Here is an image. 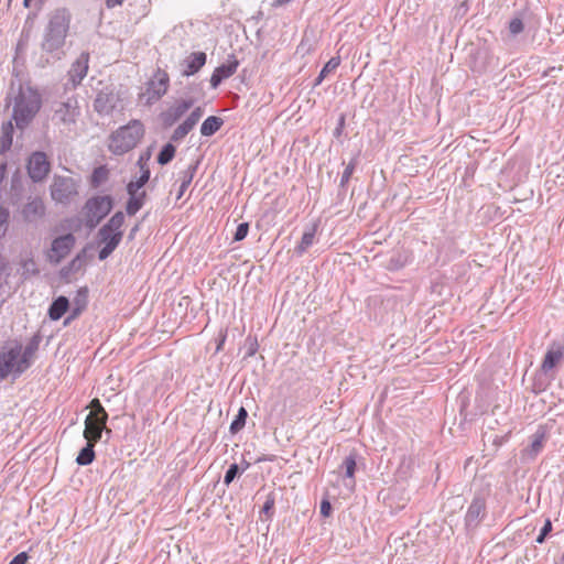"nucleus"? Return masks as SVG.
Listing matches in <instances>:
<instances>
[{
    "instance_id": "obj_1",
    "label": "nucleus",
    "mask_w": 564,
    "mask_h": 564,
    "mask_svg": "<svg viewBox=\"0 0 564 564\" xmlns=\"http://www.w3.org/2000/svg\"><path fill=\"white\" fill-rule=\"evenodd\" d=\"M42 107V97L33 87L20 86L14 97L12 120L18 129H25L35 118Z\"/></svg>"
},
{
    "instance_id": "obj_2",
    "label": "nucleus",
    "mask_w": 564,
    "mask_h": 564,
    "mask_svg": "<svg viewBox=\"0 0 564 564\" xmlns=\"http://www.w3.org/2000/svg\"><path fill=\"white\" fill-rule=\"evenodd\" d=\"M70 14L66 9L55 10L45 29L41 47L47 53L62 48L68 33Z\"/></svg>"
},
{
    "instance_id": "obj_3",
    "label": "nucleus",
    "mask_w": 564,
    "mask_h": 564,
    "mask_svg": "<svg viewBox=\"0 0 564 564\" xmlns=\"http://www.w3.org/2000/svg\"><path fill=\"white\" fill-rule=\"evenodd\" d=\"M143 134L144 127L141 121L131 120L111 134L109 150L117 155L124 154L139 143Z\"/></svg>"
},
{
    "instance_id": "obj_4",
    "label": "nucleus",
    "mask_w": 564,
    "mask_h": 564,
    "mask_svg": "<svg viewBox=\"0 0 564 564\" xmlns=\"http://www.w3.org/2000/svg\"><path fill=\"white\" fill-rule=\"evenodd\" d=\"M113 202L111 196H94L84 206L85 224L94 229L111 212Z\"/></svg>"
},
{
    "instance_id": "obj_5",
    "label": "nucleus",
    "mask_w": 564,
    "mask_h": 564,
    "mask_svg": "<svg viewBox=\"0 0 564 564\" xmlns=\"http://www.w3.org/2000/svg\"><path fill=\"white\" fill-rule=\"evenodd\" d=\"M50 191L55 203L68 205L78 195V183L73 177L55 175Z\"/></svg>"
},
{
    "instance_id": "obj_6",
    "label": "nucleus",
    "mask_w": 564,
    "mask_h": 564,
    "mask_svg": "<svg viewBox=\"0 0 564 564\" xmlns=\"http://www.w3.org/2000/svg\"><path fill=\"white\" fill-rule=\"evenodd\" d=\"M19 214L23 223L28 225H36L46 216V205L44 199L39 195H30L26 202L19 208Z\"/></svg>"
},
{
    "instance_id": "obj_7",
    "label": "nucleus",
    "mask_w": 564,
    "mask_h": 564,
    "mask_svg": "<svg viewBox=\"0 0 564 564\" xmlns=\"http://www.w3.org/2000/svg\"><path fill=\"white\" fill-rule=\"evenodd\" d=\"M169 85V74L165 70L158 68L147 83V90L142 95V97H145V104L152 105L160 100L166 94Z\"/></svg>"
},
{
    "instance_id": "obj_8",
    "label": "nucleus",
    "mask_w": 564,
    "mask_h": 564,
    "mask_svg": "<svg viewBox=\"0 0 564 564\" xmlns=\"http://www.w3.org/2000/svg\"><path fill=\"white\" fill-rule=\"evenodd\" d=\"M21 345L17 344L8 350L0 351V380H4L9 375L14 378L20 377L24 371H19Z\"/></svg>"
},
{
    "instance_id": "obj_9",
    "label": "nucleus",
    "mask_w": 564,
    "mask_h": 564,
    "mask_svg": "<svg viewBox=\"0 0 564 564\" xmlns=\"http://www.w3.org/2000/svg\"><path fill=\"white\" fill-rule=\"evenodd\" d=\"M29 177L34 183L43 182L51 172V163L47 155L42 151L33 152L26 165Z\"/></svg>"
},
{
    "instance_id": "obj_10",
    "label": "nucleus",
    "mask_w": 564,
    "mask_h": 564,
    "mask_svg": "<svg viewBox=\"0 0 564 564\" xmlns=\"http://www.w3.org/2000/svg\"><path fill=\"white\" fill-rule=\"evenodd\" d=\"M76 243V238L73 234H66L53 239L51 248L47 251V260L51 263L58 264L72 251Z\"/></svg>"
},
{
    "instance_id": "obj_11",
    "label": "nucleus",
    "mask_w": 564,
    "mask_h": 564,
    "mask_svg": "<svg viewBox=\"0 0 564 564\" xmlns=\"http://www.w3.org/2000/svg\"><path fill=\"white\" fill-rule=\"evenodd\" d=\"M79 116L77 100L68 98L66 101L56 104L53 120L63 126L74 124Z\"/></svg>"
},
{
    "instance_id": "obj_12",
    "label": "nucleus",
    "mask_w": 564,
    "mask_h": 564,
    "mask_svg": "<svg viewBox=\"0 0 564 564\" xmlns=\"http://www.w3.org/2000/svg\"><path fill=\"white\" fill-rule=\"evenodd\" d=\"M564 361V340H554L547 347L544 355L541 370L543 373L551 372L554 368Z\"/></svg>"
},
{
    "instance_id": "obj_13",
    "label": "nucleus",
    "mask_w": 564,
    "mask_h": 564,
    "mask_svg": "<svg viewBox=\"0 0 564 564\" xmlns=\"http://www.w3.org/2000/svg\"><path fill=\"white\" fill-rule=\"evenodd\" d=\"M89 54L83 52L78 58L72 64L68 70V80L65 84L66 88L70 85L72 88H76L83 79L86 77L88 72Z\"/></svg>"
},
{
    "instance_id": "obj_14",
    "label": "nucleus",
    "mask_w": 564,
    "mask_h": 564,
    "mask_svg": "<svg viewBox=\"0 0 564 564\" xmlns=\"http://www.w3.org/2000/svg\"><path fill=\"white\" fill-rule=\"evenodd\" d=\"M193 105L194 100L192 98L176 100L173 106L161 113L164 127H172L193 107Z\"/></svg>"
},
{
    "instance_id": "obj_15",
    "label": "nucleus",
    "mask_w": 564,
    "mask_h": 564,
    "mask_svg": "<svg viewBox=\"0 0 564 564\" xmlns=\"http://www.w3.org/2000/svg\"><path fill=\"white\" fill-rule=\"evenodd\" d=\"M108 416H96L88 414L85 420L84 437L86 441L98 442L101 438L102 431L106 430Z\"/></svg>"
},
{
    "instance_id": "obj_16",
    "label": "nucleus",
    "mask_w": 564,
    "mask_h": 564,
    "mask_svg": "<svg viewBox=\"0 0 564 564\" xmlns=\"http://www.w3.org/2000/svg\"><path fill=\"white\" fill-rule=\"evenodd\" d=\"M123 232H106L102 235L101 228L98 230L99 243L104 247L99 250L98 259L106 260L119 246Z\"/></svg>"
},
{
    "instance_id": "obj_17",
    "label": "nucleus",
    "mask_w": 564,
    "mask_h": 564,
    "mask_svg": "<svg viewBox=\"0 0 564 564\" xmlns=\"http://www.w3.org/2000/svg\"><path fill=\"white\" fill-rule=\"evenodd\" d=\"M238 65V59L231 55L227 64H221L215 68L210 76V86L217 88L224 79L229 78L236 73Z\"/></svg>"
},
{
    "instance_id": "obj_18",
    "label": "nucleus",
    "mask_w": 564,
    "mask_h": 564,
    "mask_svg": "<svg viewBox=\"0 0 564 564\" xmlns=\"http://www.w3.org/2000/svg\"><path fill=\"white\" fill-rule=\"evenodd\" d=\"M486 513V502L481 497H475L470 502L465 522L468 528L476 527L479 521L485 517Z\"/></svg>"
},
{
    "instance_id": "obj_19",
    "label": "nucleus",
    "mask_w": 564,
    "mask_h": 564,
    "mask_svg": "<svg viewBox=\"0 0 564 564\" xmlns=\"http://www.w3.org/2000/svg\"><path fill=\"white\" fill-rule=\"evenodd\" d=\"M207 56L204 52H194L189 54L183 62V76H192L196 74L205 64Z\"/></svg>"
},
{
    "instance_id": "obj_20",
    "label": "nucleus",
    "mask_w": 564,
    "mask_h": 564,
    "mask_svg": "<svg viewBox=\"0 0 564 564\" xmlns=\"http://www.w3.org/2000/svg\"><path fill=\"white\" fill-rule=\"evenodd\" d=\"M39 345L40 337L33 336L24 348L21 347L20 367L18 369L19 371H26L31 367L32 359L39 349Z\"/></svg>"
},
{
    "instance_id": "obj_21",
    "label": "nucleus",
    "mask_w": 564,
    "mask_h": 564,
    "mask_svg": "<svg viewBox=\"0 0 564 564\" xmlns=\"http://www.w3.org/2000/svg\"><path fill=\"white\" fill-rule=\"evenodd\" d=\"M69 310V301L66 296L59 295L48 307V317L52 321H58Z\"/></svg>"
},
{
    "instance_id": "obj_22",
    "label": "nucleus",
    "mask_w": 564,
    "mask_h": 564,
    "mask_svg": "<svg viewBox=\"0 0 564 564\" xmlns=\"http://www.w3.org/2000/svg\"><path fill=\"white\" fill-rule=\"evenodd\" d=\"M13 123L12 121L3 122L1 126V135H0V155L7 153L13 142Z\"/></svg>"
},
{
    "instance_id": "obj_23",
    "label": "nucleus",
    "mask_w": 564,
    "mask_h": 564,
    "mask_svg": "<svg viewBox=\"0 0 564 564\" xmlns=\"http://www.w3.org/2000/svg\"><path fill=\"white\" fill-rule=\"evenodd\" d=\"M340 468L344 469V476H345V486L349 489H354L355 487V471L357 468L356 459L354 455L347 456Z\"/></svg>"
},
{
    "instance_id": "obj_24",
    "label": "nucleus",
    "mask_w": 564,
    "mask_h": 564,
    "mask_svg": "<svg viewBox=\"0 0 564 564\" xmlns=\"http://www.w3.org/2000/svg\"><path fill=\"white\" fill-rule=\"evenodd\" d=\"M113 107L112 96L105 93H99L94 101V108L100 115H109Z\"/></svg>"
},
{
    "instance_id": "obj_25",
    "label": "nucleus",
    "mask_w": 564,
    "mask_h": 564,
    "mask_svg": "<svg viewBox=\"0 0 564 564\" xmlns=\"http://www.w3.org/2000/svg\"><path fill=\"white\" fill-rule=\"evenodd\" d=\"M224 124V120L217 116H209L206 118L200 126V133L204 137H210L215 134Z\"/></svg>"
},
{
    "instance_id": "obj_26",
    "label": "nucleus",
    "mask_w": 564,
    "mask_h": 564,
    "mask_svg": "<svg viewBox=\"0 0 564 564\" xmlns=\"http://www.w3.org/2000/svg\"><path fill=\"white\" fill-rule=\"evenodd\" d=\"M97 442L87 441L86 445L79 451L76 463L79 466L90 465L95 459V445Z\"/></svg>"
},
{
    "instance_id": "obj_27",
    "label": "nucleus",
    "mask_w": 564,
    "mask_h": 564,
    "mask_svg": "<svg viewBox=\"0 0 564 564\" xmlns=\"http://www.w3.org/2000/svg\"><path fill=\"white\" fill-rule=\"evenodd\" d=\"M317 225L314 224L310 229L304 231L300 243L295 247L294 252L302 256L314 243Z\"/></svg>"
},
{
    "instance_id": "obj_28",
    "label": "nucleus",
    "mask_w": 564,
    "mask_h": 564,
    "mask_svg": "<svg viewBox=\"0 0 564 564\" xmlns=\"http://www.w3.org/2000/svg\"><path fill=\"white\" fill-rule=\"evenodd\" d=\"M545 442V431L543 427H539L538 431L532 435V442L527 448L529 456L535 457L543 448Z\"/></svg>"
},
{
    "instance_id": "obj_29",
    "label": "nucleus",
    "mask_w": 564,
    "mask_h": 564,
    "mask_svg": "<svg viewBox=\"0 0 564 564\" xmlns=\"http://www.w3.org/2000/svg\"><path fill=\"white\" fill-rule=\"evenodd\" d=\"M124 223V215L122 212H117L112 217L101 227L102 235L106 232H123L121 227Z\"/></svg>"
},
{
    "instance_id": "obj_30",
    "label": "nucleus",
    "mask_w": 564,
    "mask_h": 564,
    "mask_svg": "<svg viewBox=\"0 0 564 564\" xmlns=\"http://www.w3.org/2000/svg\"><path fill=\"white\" fill-rule=\"evenodd\" d=\"M82 293H83V290H79L78 295H80ZM84 293H86V290L84 291ZM85 307H86V300L85 299L82 300V299H79V296H77L74 301V306H73L69 315L64 319V323H63L64 326L69 325L72 321L79 317V315L83 313Z\"/></svg>"
},
{
    "instance_id": "obj_31",
    "label": "nucleus",
    "mask_w": 564,
    "mask_h": 564,
    "mask_svg": "<svg viewBox=\"0 0 564 564\" xmlns=\"http://www.w3.org/2000/svg\"><path fill=\"white\" fill-rule=\"evenodd\" d=\"M144 197L145 192H141L139 195L133 194V196L129 197L126 206V210L129 216L135 215L142 208Z\"/></svg>"
},
{
    "instance_id": "obj_32",
    "label": "nucleus",
    "mask_w": 564,
    "mask_h": 564,
    "mask_svg": "<svg viewBox=\"0 0 564 564\" xmlns=\"http://www.w3.org/2000/svg\"><path fill=\"white\" fill-rule=\"evenodd\" d=\"M109 177V170L105 165L96 167L90 176V185L94 188H98Z\"/></svg>"
},
{
    "instance_id": "obj_33",
    "label": "nucleus",
    "mask_w": 564,
    "mask_h": 564,
    "mask_svg": "<svg viewBox=\"0 0 564 564\" xmlns=\"http://www.w3.org/2000/svg\"><path fill=\"white\" fill-rule=\"evenodd\" d=\"M196 172V165H189L185 171H183L181 174V185H180V191H178V195H177V198H181L185 191L187 189V187L189 186V184L192 183L193 181V177H194V174Z\"/></svg>"
},
{
    "instance_id": "obj_34",
    "label": "nucleus",
    "mask_w": 564,
    "mask_h": 564,
    "mask_svg": "<svg viewBox=\"0 0 564 564\" xmlns=\"http://www.w3.org/2000/svg\"><path fill=\"white\" fill-rule=\"evenodd\" d=\"M21 274L24 279H29L39 273L37 264L33 258H25L21 260Z\"/></svg>"
},
{
    "instance_id": "obj_35",
    "label": "nucleus",
    "mask_w": 564,
    "mask_h": 564,
    "mask_svg": "<svg viewBox=\"0 0 564 564\" xmlns=\"http://www.w3.org/2000/svg\"><path fill=\"white\" fill-rule=\"evenodd\" d=\"M247 417H248V412L243 406H241L239 409L236 417L234 419V421L230 424V427H229L230 433L236 434L239 431H241L246 425Z\"/></svg>"
},
{
    "instance_id": "obj_36",
    "label": "nucleus",
    "mask_w": 564,
    "mask_h": 564,
    "mask_svg": "<svg viewBox=\"0 0 564 564\" xmlns=\"http://www.w3.org/2000/svg\"><path fill=\"white\" fill-rule=\"evenodd\" d=\"M175 152H176V149L172 144V142L166 143L161 149L160 153L158 154V159H156L158 163L160 165H166L167 163H170L173 160Z\"/></svg>"
},
{
    "instance_id": "obj_37",
    "label": "nucleus",
    "mask_w": 564,
    "mask_h": 564,
    "mask_svg": "<svg viewBox=\"0 0 564 564\" xmlns=\"http://www.w3.org/2000/svg\"><path fill=\"white\" fill-rule=\"evenodd\" d=\"M523 30H524V23H523L522 19H520L518 17L511 19L510 22L508 23V32H509V35L512 37H516L520 33H522Z\"/></svg>"
},
{
    "instance_id": "obj_38",
    "label": "nucleus",
    "mask_w": 564,
    "mask_h": 564,
    "mask_svg": "<svg viewBox=\"0 0 564 564\" xmlns=\"http://www.w3.org/2000/svg\"><path fill=\"white\" fill-rule=\"evenodd\" d=\"M203 116L200 107L195 108L189 116L184 120V124L192 131Z\"/></svg>"
},
{
    "instance_id": "obj_39",
    "label": "nucleus",
    "mask_w": 564,
    "mask_h": 564,
    "mask_svg": "<svg viewBox=\"0 0 564 564\" xmlns=\"http://www.w3.org/2000/svg\"><path fill=\"white\" fill-rule=\"evenodd\" d=\"M240 474V465L231 464L224 476V484L229 486Z\"/></svg>"
},
{
    "instance_id": "obj_40",
    "label": "nucleus",
    "mask_w": 564,
    "mask_h": 564,
    "mask_svg": "<svg viewBox=\"0 0 564 564\" xmlns=\"http://www.w3.org/2000/svg\"><path fill=\"white\" fill-rule=\"evenodd\" d=\"M357 165V159H352L345 167L343 174H341V178H340V187H345L347 185V183L349 182L354 171H355V167Z\"/></svg>"
},
{
    "instance_id": "obj_41",
    "label": "nucleus",
    "mask_w": 564,
    "mask_h": 564,
    "mask_svg": "<svg viewBox=\"0 0 564 564\" xmlns=\"http://www.w3.org/2000/svg\"><path fill=\"white\" fill-rule=\"evenodd\" d=\"M89 408H90L89 414H95L96 416H102V417L108 416V413L106 412L101 402L97 398H95L90 401Z\"/></svg>"
},
{
    "instance_id": "obj_42",
    "label": "nucleus",
    "mask_w": 564,
    "mask_h": 564,
    "mask_svg": "<svg viewBox=\"0 0 564 564\" xmlns=\"http://www.w3.org/2000/svg\"><path fill=\"white\" fill-rule=\"evenodd\" d=\"M10 217V212L6 207H0V238L6 235L8 229V221Z\"/></svg>"
},
{
    "instance_id": "obj_43",
    "label": "nucleus",
    "mask_w": 564,
    "mask_h": 564,
    "mask_svg": "<svg viewBox=\"0 0 564 564\" xmlns=\"http://www.w3.org/2000/svg\"><path fill=\"white\" fill-rule=\"evenodd\" d=\"M189 129L184 124L181 123L172 133L171 141L172 142H180L182 141L188 133Z\"/></svg>"
},
{
    "instance_id": "obj_44",
    "label": "nucleus",
    "mask_w": 564,
    "mask_h": 564,
    "mask_svg": "<svg viewBox=\"0 0 564 564\" xmlns=\"http://www.w3.org/2000/svg\"><path fill=\"white\" fill-rule=\"evenodd\" d=\"M340 64L339 57H332L322 68L319 75L326 77L330 72L335 70Z\"/></svg>"
},
{
    "instance_id": "obj_45",
    "label": "nucleus",
    "mask_w": 564,
    "mask_h": 564,
    "mask_svg": "<svg viewBox=\"0 0 564 564\" xmlns=\"http://www.w3.org/2000/svg\"><path fill=\"white\" fill-rule=\"evenodd\" d=\"M249 231V224L248 223H241L238 225L236 232L234 235V241H241L243 240Z\"/></svg>"
},
{
    "instance_id": "obj_46",
    "label": "nucleus",
    "mask_w": 564,
    "mask_h": 564,
    "mask_svg": "<svg viewBox=\"0 0 564 564\" xmlns=\"http://www.w3.org/2000/svg\"><path fill=\"white\" fill-rule=\"evenodd\" d=\"M551 531H552V522L550 519H546L544 522V525L542 527V529L540 531V534L535 539V542L539 544L543 543L545 541V538L547 536V534Z\"/></svg>"
},
{
    "instance_id": "obj_47",
    "label": "nucleus",
    "mask_w": 564,
    "mask_h": 564,
    "mask_svg": "<svg viewBox=\"0 0 564 564\" xmlns=\"http://www.w3.org/2000/svg\"><path fill=\"white\" fill-rule=\"evenodd\" d=\"M145 184H143L139 178L137 181H131L127 185V192L129 196H133V194L139 195V189L142 188Z\"/></svg>"
},
{
    "instance_id": "obj_48",
    "label": "nucleus",
    "mask_w": 564,
    "mask_h": 564,
    "mask_svg": "<svg viewBox=\"0 0 564 564\" xmlns=\"http://www.w3.org/2000/svg\"><path fill=\"white\" fill-rule=\"evenodd\" d=\"M273 508H274V497L272 495H269L267 497L265 502L262 506V512L270 517L272 514Z\"/></svg>"
},
{
    "instance_id": "obj_49",
    "label": "nucleus",
    "mask_w": 564,
    "mask_h": 564,
    "mask_svg": "<svg viewBox=\"0 0 564 564\" xmlns=\"http://www.w3.org/2000/svg\"><path fill=\"white\" fill-rule=\"evenodd\" d=\"M332 513V505L328 500L324 499L321 502V514L323 517H329Z\"/></svg>"
},
{
    "instance_id": "obj_50",
    "label": "nucleus",
    "mask_w": 564,
    "mask_h": 564,
    "mask_svg": "<svg viewBox=\"0 0 564 564\" xmlns=\"http://www.w3.org/2000/svg\"><path fill=\"white\" fill-rule=\"evenodd\" d=\"M29 558V555L26 552H21L18 555H15L9 564H25Z\"/></svg>"
},
{
    "instance_id": "obj_51",
    "label": "nucleus",
    "mask_w": 564,
    "mask_h": 564,
    "mask_svg": "<svg viewBox=\"0 0 564 564\" xmlns=\"http://www.w3.org/2000/svg\"><path fill=\"white\" fill-rule=\"evenodd\" d=\"M85 254V250L82 253L77 254L75 259H73L69 263V270H78L82 265V257Z\"/></svg>"
},
{
    "instance_id": "obj_52",
    "label": "nucleus",
    "mask_w": 564,
    "mask_h": 564,
    "mask_svg": "<svg viewBox=\"0 0 564 564\" xmlns=\"http://www.w3.org/2000/svg\"><path fill=\"white\" fill-rule=\"evenodd\" d=\"M149 178H150V170L148 167H144L143 165H141V175H140L139 180L143 184H147Z\"/></svg>"
},
{
    "instance_id": "obj_53",
    "label": "nucleus",
    "mask_w": 564,
    "mask_h": 564,
    "mask_svg": "<svg viewBox=\"0 0 564 564\" xmlns=\"http://www.w3.org/2000/svg\"><path fill=\"white\" fill-rule=\"evenodd\" d=\"M149 178H150V170L148 167H144L143 165H141V175H140L139 180L143 184H147Z\"/></svg>"
},
{
    "instance_id": "obj_54",
    "label": "nucleus",
    "mask_w": 564,
    "mask_h": 564,
    "mask_svg": "<svg viewBox=\"0 0 564 564\" xmlns=\"http://www.w3.org/2000/svg\"><path fill=\"white\" fill-rule=\"evenodd\" d=\"M7 175V162L0 163V183L6 178Z\"/></svg>"
},
{
    "instance_id": "obj_55",
    "label": "nucleus",
    "mask_w": 564,
    "mask_h": 564,
    "mask_svg": "<svg viewBox=\"0 0 564 564\" xmlns=\"http://www.w3.org/2000/svg\"><path fill=\"white\" fill-rule=\"evenodd\" d=\"M124 0H106L107 8H115L117 6H121Z\"/></svg>"
},
{
    "instance_id": "obj_56",
    "label": "nucleus",
    "mask_w": 564,
    "mask_h": 564,
    "mask_svg": "<svg viewBox=\"0 0 564 564\" xmlns=\"http://www.w3.org/2000/svg\"><path fill=\"white\" fill-rule=\"evenodd\" d=\"M249 467H250V463L243 459L242 463H241V466H240L241 474L245 470H247Z\"/></svg>"
},
{
    "instance_id": "obj_57",
    "label": "nucleus",
    "mask_w": 564,
    "mask_h": 564,
    "mask_svg": "<svg viewBox=\"0 0 564 564\" xmlns=\"http://www.w3.org/2000/svg\"><path fill=\"white\" fill-rule=\"evenodd\" d=\"M290 1L291 0H274L273 1V6L280 7V6H283V4H285V3L290 2Z\"/></svg>"
},
{
    "instance_id": "obj_58",
    "label": "nucleus",
    "mask_w": 564,
    "mask_h": 564,
    "mask_svg": "<svg viewBox=\"0 0 564 564\" xmlns=\"http://www.w3.org/2000/svg\"><path fill=\"white\" fill-rule=\"evenodd\" d=\"M325 77H322V75L318 74V76L316 77L315 82H314V86H318L322 84V82L324 80Z\"/></svg>"
},
{
    "instance_id": "obj_59",
    "label": "nucleus",
    "mask_w": 564,
    "mask_h": 564,
    "mask_svg": "<svg viewBox=\"0 0 564 564\" xmlns=\"http://www.w3.org/2000/svg\"><path fill=\"white\" fill-rule=\"evenodd\" d=\"M344 122H345V118H344V117H341V118H340V122H339V127L337 128L336 133H339V132H340V128L344 126Z\"/></svg>"
},
{
    "instance_id": "obj_60",
    "label": "nucleus",
    "mask_w": 564,
    "mask_h": 564,
    "mask_svg": "<svg viewBox=\"0 0 564 564\" xmlns=\"http://www.w3.org/2000/svg\"><path fill=\"white\" fill-rule=\"evenodd\" d=\"M30 2H31V0H23L24 7L29 8L30 7Z\"/></svg>"
},
{
    "instance_id": "obj_61",
    "label": "nucleus",
    "mask_w": 564,
    "mask_h": 564,
    "mask_svg": "<svg viewBox=\"0 0 564 564\" xmlns=\"http://www.w3.org/2000/svg\"><path fill=\"white\" fill-rule=\"evenodd\" d=\"M560 564H564V553L561 556Z\"/></svg>"
}]
</instances>
